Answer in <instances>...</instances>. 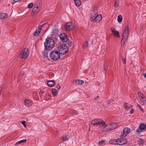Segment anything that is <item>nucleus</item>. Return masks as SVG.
<instances>
[{
	"instance_id": "f257e3e1",
	"label": "nucleus",
	"mask_w": 146,
	"mask_h": 146,
	"mask_svg": "<svg viewBox=\"0 0 146 146\" xmlns=\"http://www.w3.org/2000/svg\"><path fill=\"white\" fill-rule=\"evenodd\" d=\"M44 45L45 49L48 50H51L55 45L54 40L51 38H47L46 39Z\"/></svg>"
},
{
	"instance_id": "f03ea898",
	"label": "nucleus",
	"mask_w": 146,
	"mask_h": 146,
	"mask_svg": "<svg viewBox=\"0 0 146 146\" xmlns=\"http://www.w3.org/2000/svg\"><path fill=\"white\" fill-rule=\"evenodd\" d=\"M50 56L51 59L56 61L60 58V52L57 50L52 51L50 53Z\"/></svg>"
},
{
	"instance_id": "7ed1b4c3",
	"label": "nucleus",
	"mask_w": 146,
	"mask_h": 146,
	"mask_svg": "<svg viewBox=\"0 0 146 146\" xmlns=\"http://www.w3.org/2000/svg\"><path fill=\"white\" fill-rule=\"evenodd\" d=\"M58 49L60 53L63 54L67 53L69 50L68 46L64 44L60 45L58 47Z\"/></svg>"
},
{
	"instance_id": "20e7f679",
	"label": "nucleus",
	"mask_w": 146,
	"mask_h": 146,
	"mask_svg": "<svg viewBox=\"0 0 146 146\" xmlns=\"http://www.w3.org/2000/svg\"><path fill=\"white\" fill-rule=\"evenodd\" d=\"M65 30L66 31H70L72 30H74L75 31L77 29V28L76 25H73L72 23L68 22L64 25Z\"/></svg>"
},
{
	"instance_id": "39448f33",
	"label": "nucleus",
	"mask_w": 146,
	"mask_h": 146,
	"mask_svg": "<svg viewBox=\"0 0 146 146\" xmlns=\"http://www.w3.org/2000/svg\"><path fill=\"white\" fill-rule=\"evenodd\" d=\"M29 54V50L26 48L21 52L19 55V57L20 58H26L28 57Z\"/></svg>"
},
{
	"instance_id": "423d86ee",
	"label": "nucleus",
	"mask_w": 146,
	"mask_h": 146,
	"mask_svg": "<svg viewBox=\"0 0 146 146\" xmlns=\"http://www.w3.org/2000/svg\"><path fill=\"white\" fill-rule=\"evenodd\" d=\"M118 125V124L117 123H113L107 125H106L104 126V129L106 131L112 130L116 128Z\"/></svg>"
},
{
	"instance_id": "0eeeda50",
	"label": "nucleus",
	"mask_w": 146,
	"mask_h": 146,
	"mask_svg": "<svg viewBox=\"0 0 146 146\" xmlns=\"http://www.w3.org/2000/svg\"><path fill=\"white\" fill-rule=\"evenodd\" d=\"M91 123L94 125H99L102 126H104L106 125V124L101 119H95L91 121Z\"/></svg>"
},
{
	"instance_id": "6e6552de",
	"label": "nucleus",
	"mask_w": 146,
	"mask_h": 146,
	"mask_svg": "<svg viewBox=\"0 0 146 146\" xmlns=\"http://www.w3.org/2000/svg\"><path fill=\"white\" fill-rule=\"evenodd\" d=\"M129 33V27L128 25H127L124 29L121 37L123 39H127Z\"/></svg>"
},
{
	"instance_id": "1a4fd4ad",
	"label": "nucleus",
	"mask_w": 146,
	"mask_h": 146,
	"mask_svg": "<svg viewBox=\"0 0 146 146\" xmlns=\"http://www.w3.org/2000/svg\"><path fill=\"white\" fill-rule=\"evenodd\" d=\"M130 129L128 127H125L123 130V131L121 133L120 137L121 138H124L129 133Z\"/></svg>"
},
{
	"instance_id": "9d476101",
	"label": "nucleus",
	"mask_w": 146,
	"mask_h": 146,
	"mask_svg": "<svg viewBox=\"0 0 146 146\" xmlns=\"http://www.w3.org/2000/svg\"><path fill=\"white\" fill-rule=\"evenodd\" d=\"M102 19V16L100 15L96 16L93 18H90L91 21L95 22H99Z\"/></svg>"
},
{
	"instance_id": "9b49d317",
	"label": "nucleus",
	"mask_w": 146,
	"mask_h": 146,
	"mask_svg": "<svg viewBox=\"0 0 146 146\" xmlns=\"http://www.w3.org/2000/svg\"><path fill=\"white\" fill-rule=\"evenodd\" d=\"M59 37L60 40L63 42H66L68 40V38L65 33H62L60 35Z\"/></svg>"
},
{
	"instance_id": "f8f14e48",
	"label": "nucleus",
	"mask_w": 146,
	"mask_h": 146,
	"mask_svg": "<svg viewBox=\"0 0 146 146\" xmlns=\"http://www.w3.org/2000/svg\"><path fill=\"white\" fill-rule=\"evenodd\" d=\"M127 140L125 139L121 138L118 139V145H123L127 143Z\"/></svg>"
},
{
	"instance_id": "ddd939ff",
	"label": "nucleus",
	"mask_w": 146,
	"mask_h": 146,
	"mask_svg": "<svg viewBox=\"0 0 146 146\" xmlns=\"http://www.w3.org/2000/svg\"><path fill=\"white\" fill-rule=\"evenodd\" d=\"M40 8H39L38 6L37 5H35L32 11V16H34V15L36 14L39 11Z\"/></svg>"
},
{
	"instance_id": "4468645a",
	"label": "nucleus",
	"mask_w": 146,
	"mask_h": 146,
	"mask_svg": "<svg viewBox=\"0 0 146 146\" xmlns=\"http://www.w3.org/2000/svg\"><path fill=\"white\" fill-rule=\"evenodd\" d=\"M98 13V10L96 8H94L92 9L91 12V17L90 18L94 17L97 15Z\"/></svg>"
},
{
	"instance_id": "2eb2a0df",
	"label": "nucleus",
	"mask_w": 146,
	"mask_h": 146,
	"mask_svg": "<svg viewBox=\"0 0 146 146\" xmlns=\"http://www.w3.org/2000/svg\"><path fill=\"white\" fill-rule=\"evenodd\" d=\"M111 31L112 33L115 36H116L117 37H119V31L116 30L114 27H112L111 29Z\"/></svg>"
},
{
	"instance_id": "dca6fc26",
	"label": "nucleus",
	"mask_w": 146,
	"mask_h": 146,
	"mask_svg": "<svg viewBox=\"0 0 146 146\" xmlns=\"http://www.w3.org/2000/svg\"><path fill=\"white\" fill-rule=\"evenodd\" d=\"M47 84L48 86L50 87H52L55 85V82L53 80H49L47 81Z\"/></svg>"
},
{
	"instance_id": "f3484780",
	"label": "nucleus",
	"mask_w": 146,
	"mask_h": 146,
	"mask_svg": "<svg viewBox=\"0 0 146 146\" xmlns=\"http://www.w3.org/2000/svg\"><path fill=\"white\" fill-rule=\"evenodd\" d=\"M25 106L28 107H29L31 106L32 103L29 100L26 99L25 101Z\"/></svg>"
},
{
	"instance_id": "a211bd4d",
	"label": "nucleus",
	"mask_w": 146,
	"mask_h": 146,
	"mask_svg": "<svg viewBox=\"0 0 146 146\" xmlns=\"http://www.w3.org/2000/svg\"><path fill=\"white\" fill-rule=\"evenodd\" d=\"M138 95L141 101H142V99H145V96L141 92H138Z\"/></svg>"
},
{
	"instance_id": "6ab92c4d",
	"label": "nucleus",
	"mask_w": 146,
	"mask_h": 146,
	"mask_svg": "<svg viewBox=\"0 0 146 146\" xmlns=\"http://www.w3.org/2000/svg\"><path fill=\"white\" fill-rule=\"evenodd\" d=\"M109 143L113 145H118V139H114L109 141Z\"/></svg>"
},
{
	"instance_id": "aec40b11",
	"label": "nucleus",
	"mask_w": 146,
	"mask_h": 146,
	"mask_svg": "<svg viewBox=\"0 0 146 146\" xmlns=\"http://www.w3.org/2000/svg\"><path fill=\"white\" fill-rule=\"evenodd\" d=\"M27 141V140L26 139H24L23 140H21L17 142L15 144V145L16 146H17L21 144L22 143H25Z\"/></svg>"
},
{
	"instance_id": "412c9836",
	"label": "nucleus",
	"mask_w": 146,
	"mask_h": 146,
	"mask_svg": "<svg viewBox=\"0 0 146 146\" xmlns=\"http://www.w3.org/2000/svg\"><path fill=\"white\" fill-rule=\"evenodd\" d=\"M41 30L40 29L38 28L34 33V35L35 36H38L40 33Z\"/></svg>"
},
{
	"instance_id": "4be33fe9",
	"label": "nucleus",
	"mask_w": 146,
	"mask_h": 146,
	"mask_svg": "<svg viewBox=\"0 0 146 146\" xmlns=\"http://www.w3.org/2000/svg\"><path fill=\"white\" fill-rule=\"evenodd\" d=\"M8 15L5 13H2L0 14V18L1 19H5V18H7Z\"/></svg>"
},
{
	"instance_id": "5701e85b",
	"label": "nucleus",
	"mask_w": 146,
	"mask_h": 146,
	"mask_svg": "<svg viewBox=\"0 0 146 146\" xmlns=\"http://www.w3.org/2000/svg\"><path fill=\"white\" fill-rule=\"evenodd\" d=\"M84 81L80 80H76L75 83L76 85H81L84 83Z\"/></svg>"
},
{
	"instance_id": "b1692460",
	"label": "nucleus",
	"mask_w": 146,
	"mask_h": 146,
	"mask_svg": "<svg viewBox=\"0 0 146 146\" xmlns=\"http://www.w3.org/2000/svg\"><path fill=\"white\" fill-rule=\"evenodd\" d=\"M74 2L76 5L77 7H79L81 5L80 0H75Z\"/></svg>"
},
{
	"instance_id": "393cba45",
	"label": "nucleus",
	"mask_w": 146,
	"mask_h": 146,
	"mask_svg": "<svg viewBox=\"0 0 146 146\" xmlns=\"http://www.w3.org/2000/svg\"><path fill=\"white\" fill-rule=\"evenodd\" d=\"M146 127V125L145 124L142 123L140 125L139 128L141 130H143Z\"/></svg>"
},
{
	"instance_id": "a878e982",
	"label": "nucleus",
	"mask_w": 146,
	"mask_h": 146,
	"mask_svg": "<svg viewBox=\"0 0 146 146\" xmlns=\"http://www.w3.org/2000/svg\"><path fill=\"white\" fill-rule=\"evenodd\" d=\"M58 30L56 28L53 29L52 30V35H54V34H57Z\"/></svg>"
},
{
	"instance_id": "bb28decb",
	"label": "nucleus",
	"mask_w": 146,
	"mask_h": 146,
	"mask_svg": "<svg viewBox=\"0 0 146 146\" xmlns=\"http://www.w3.org/2000/svg\"><path fill=\"white\" fill-rule=\"evenodd\" d=\"M122 17L121 15H119L118 16L117 21L119 23H121L122 21Z\"/></svg>"
},
{
	"instance_id": "cd10ccee",
	"label": "nucleus",
	"mask_w": 146,
	"mask_h": 146,
	"mask_svg": "<svg viewBox=\"0 0 146 146\" xmlns=\"http://www.w3.org/2000/svg\"><path fill=\"white\" fill-rule=\"evenodd\" d=\"M127 39H123L122 37H121V45L122 46H123L125 44V42Z\"/></svg>"
},
{
	"instance_id": "c85d7f7f",
	"label": "nucleus",
	"mask_w": 146,
	"mask_h": 146,
	"mask_svg": "<svg viewBox=\"0 0 146 146\" xmlns=\"http://www.w3.org/2000/svg\"><path fill=\"white\" fill-rule=\"evenodd\" d=\"M124 106L125 108L127 110H129V108H131L132 106L131 105H127L126 103L124 104Z\"/></svg>"
},
{
	"instance_id": "c756f323",
	"label": "nucleus",
	"mask_w": 146,
	"mask_h": 146,
	"mask_svg": "<svg viewBox=\"0 0 146 146\" xmlns=\"http://www.w3.org/2000/svg\"><path fill=\"white\" fill-rule=\"evenodd\" d=\"M52 94L54 96H56L57 94V91L55 89H52Z\"/></svg>"
},
{
	"instance_id": "7c9ffc66",
	"label": "nucleus",
	"mask_w": 146,
	"mask_h": 146,
	"mask_svg": "<svg viewBox=\"0 0 146 146\" xmlns=\"http://www.w3.org/2000/svg\"><path fill=\"white\" fill-rule=\"evenodd\" d=\"M88 46V43L87 41H86L84 43V44H83L82 46V47L83 48H86Z\"/></svg>"
},
{
	"instance_id": "2f4dec72",
	"label": "nucleus",
	"mask_w": 146,
	"mask_h": 146,
	"mask_svg": "<svg viewBox=\"0 0 146 146\" xmlns=\"http://www.w3.org/2000/svg\"><path fill=\"white\" fill-rule=\"evenodd\" d=\"M69 136L68 135H66L65 136H64L63 137L62 139V141H65L69 139Z\"/></svg>"
},
{
	"instance_id": "473e14b6",
	"label": "nucleus",
	"mask_w": 146,
	"mask_h": 146,
	"mask_svg": "<svg viewBox=\"0 0 146 146\" xmlns=\"http://www.w3.org/2000/svg\"><path fill=\"white\" fill-rule=\"evenodd\" d=\"M119 5V2L118 1H116L115 2L114 5V7L115 8H117Z\"/></svg>"
},
{
	"instance_id": "72a5a7b5",
	"label": "nucleus",
	"mask_w": 146,
	"mask_h": 146,
	"mask_svg": "<svg viewBox=\"0 0 146 146\" xmlns=\"http://www.w3.org/2000/svg\"><path fill=\"white\" fill-rule=\"evenodd\" d=\"M33 5V4L32 3H29L28 5V8L29 9L31 8L32 7Z\"/></svg>"
},
{
	"instance_id": "f704fd0d",
	"label": "nucleus",
	"mask_w": 146,
	"mask_h": 146,
	"mask_svg": "<svg viewBox=\"0 0 146 146\" xmlns=\"http://www.w3.org/2000/svg\"><path fill=\"white\" fill-rule=\"evenodd\" d=\"M46 23H43V24H42V25H40V26H38V29H40V30H42V28L46 24Z\"/></svg>"
},
{
	"instance_id": "c9c22d12",
	"label": "nucleus",
	"mask_w": 146,
	"mask_h": 146,
	"mask_svg": "<svg viewBox=\"0 0 146 146\" xmlns=\"http://www.w3.org/2000/svg\"><path fill=\"white\" fill-rule=\"evenodd\" d=\"M143 104L146 105V99L145 98V99H142V101H141Z\"/></svg>"
},
{
	"instance_id": "e433bc0d",
	"label": "nucleus",
	"mask_w": 146,
	"mask_h": 146,
	"mask_svg": "<svg viewBox=\"0 0 146 146\" xmlns=\"http://www.w3.org/2000/svg\"><path fill=\"white\" fill-rule=\"evenodd\" d=\"M141 130L139 129H137L136 132L137 133H138V134H139L141 133Z\"/></svg>"
},
{
	"instance_id": "4c0bfd02",
	"label": "nucleus",
	"mask_w": 146,
	"mask_h": 146,
	"mask_svg": "<svg viewBox=\"0 0 146 146\" xmlns=\"http://www.w3.org/2000/svg\"><path fill=\"white\" fill-rule=\"evenodd\" d=\"M137 106L139 108V110L142 111H143V108L141 106L138 104L137 105Z\"/></svg>"
},
{
	"instance_id": "58836bf2",
	"label": "nucleus",
	"mask_w": 146,
	"mask_h": 146,
	"mask_svg": "<svg viewBox=\"0 0 146 146\" xmlns=\"http://www.w3.org/2000/svg\"><path fill=\"white\" fill-rule=\"evenodd\" d=\"M21 123L23 124L25 127H26V125H25L26 121H21Z\"/></svg>"
},
{
	"instance_id": "ea45409f",
	"label": "nucleus",
	"mask_w": 146,
	"mask_h": 146,
	"mask_svg": "<svg viewBox=\"0 0 146 146\" xmlns=\"http://www.w3.org/2000/svg\"><path fill=\"white\" fill-rule=\"evenodd\" d=\"M56 88L58 89H59L60 88V86L59 84H58L56 86Z\"/></svg>"
},
{
	"instance_id": "a19ab883",
	"label": "nucleus",
	"mask_w": 146,
	"mask_h": 146,
	"mask_svg": "<svg viewBox=\"0 0 146 146\" xmlns=\"http://www.w3.org/2000/svg\"><path fill=\"white\" fill-rule=\"evenodd\" d=\"M104 142L103 141H100L99 142V144L100 145H102L104 143Z\"/></svg>"
},
{
	"instance_id": "79ce46f5",
	"label": "nucleus",
	"mask_w": 146,
	"mask_h": 146,
	"mask_svg": "<svg viewBox=\"0 0 146 146\" xmlns=\"http://www.w3.org/2000/svg\"><path fill=\"white\" fill-rule=\"evenodd\" d=\"M20 0H14L13 2V4L19 2Z\"/></svg>"
},
{
	"instance_id": "37998d69",
	"label": "nucleus",
	"mask_w": 146,
	"mask_h": 146,
	"mask_svg": "<svg viewBox=\"0 0 146 146\" xmlns=\"http://www.w3.org/2000/svg\"><path fill=\"white\" fill-rule=\"evenodd\" d=\"M134 111V110L133 109H131L130 111V113L131 114H132L133 113Z\"/></svg>"
},
{
	"instance_id": "c03bdc74",
	"label": "nucleus",
	"mask_w": 146,
	"mask_h": 146,
	"mask_svg": "<svg viewBox=\"0 0 146 146\" xmlns=\"http://www.w3.org/2000/svg\"><path fill=\"white\" fill-rule=\"evenodd\" d=\"M107 69V66H105V67H104L105 71H104V73H106Z\"/></svg>"
},
{
	"instance_id": "a18cd8bd",
	"label": "nucleus",
	"mask_w": 146,
	"mask_h": 146,
	"mask_svg": "<svg viewBox=\"0 0 146 146\" xmlns=\"http://www.w3.org/2000/svg\"><path fill=\"white\" fill-rule=\"evenodd\" d=\"M25 72L23 71H21V75L22 76L24 74Z\"/></svg>"
},
{
	"instance_id": "49530a36",
	"label": "nucleus",
	"mask_w": 146,
	"mask_h": 146,
	"mask_svg": "<svg viewBox=\"0 0 146 146\" xmlns=\"http://www.w3.org/2000/svg\"><path fill=\"white\" fill-rule=\"evenodd\" d=\"M122 61L123 64H125L126 63V60L124 59H122Z\"/></svg>"
},
{
	"instance_id": "de8ad7c7",
	"label": "nucleus",
	"mask_w": 146,
	"mask_h": 146,
	"mask_svg": "<svg viewBox=\"0 0 146 146\" xmlns=\"http://www.w3.org/2000/svg\"><path fill=\"white\" fill-rule=\"evenodd\" d=\"M26 85L28 87H29L30 86V84L28 83Z\"/></svg>"
},
{
	"instance_id": "09e8293b",
	"label": "nucleus",
	"mask_w": 146,
	"mask_h": 146,
	"mask_svg": "<svg viewBox=\"0 0 146 146\" xmlns=\"http://www.w3.org/2000/svg\"><path fill=\"white\" fill-rule=\"evenodd\" d=\"M143 76L145 78H146V73L144 74Z\"/></svg>"
},
{
	"instance_id": "8fccbe9b",
	"label": "nucleus",
	"mask_w": 146,
	"mask_h": 146,
	"mask_svg": "<svg viewBox=\"0 0 146 146\" xmlns=\"http://www.w3.org/2000/svg\"><path fill=\"white\" fill-rule=\"evenodd\" d=\"M42 93H43L44 92V91H42L41 92Z\"/></svg>"
},
{
	"instance_id": "3c124183",
	"label": "nucleus",
	"mask_w": 146,
	"mask_h": 146,
	"mask_svg": "<svg viewBox=\"0 0 146 146\" xmlns=\"http://www.w3.org/2000/svg\"><path fill=\"white\" fill-rule=\"evenodd\" d=\"M97 98H99L98 96L97 97Z\"/></svg>"
},
{
	"instance_id": "603ef678",
	"label": "nucleus",
	"mask_w": 146,
	"mask_h": 146,
	"mask_svg": "<svg viewBox=\"0 0 146 146\" xmlns=\"http://www.w3.org/2000/svg\"><path fill=\"white\" fill-rule=\"evenodd\" d=\"M70 42V44L71 43V42Z\"/></svg>"
}]
</instances>
